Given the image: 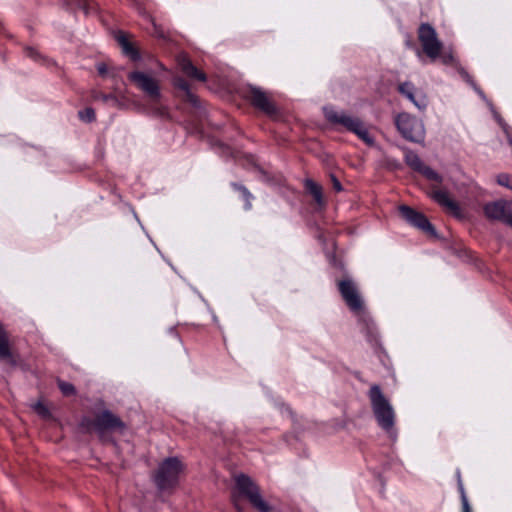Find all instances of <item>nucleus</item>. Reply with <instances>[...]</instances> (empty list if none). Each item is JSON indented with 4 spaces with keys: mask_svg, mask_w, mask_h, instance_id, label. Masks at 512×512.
Masks as SVG:
<instances>
[{
    "mask_svg": "<svg viewBox=\"0 0 512 512\" xmlns=\"http://www.w3.org/2000/svg\"><path fill=\"white\" fill-rule=\"evenodd\" d=\"M485 215L494 220L502 221L512 227V201H495L484 207Z\"/></svg>",
    "mask_w": 512,
    "mask_h": 512,
    "instance_id": "12",
    "label": "nucleus"
},
{
    "mask_svg": "<svg viewBox=\"0 0 512 512\" xmlns=\"http://www.w3.org/2000/svg\"><path fill=\"white\" fill-rule=\"evenodd\" d=\"M25 52L28 57L33 58V59L37 58L38 53L36 52V50L34 48L28 47L25 49Z\"/></svg>",
    "mask_w": 512,
    "mask_h": 512,
    "instance_id": "31",
    "label": "nucleus"
},
{
    "mask_svg": "<svg viewBox=\"0 0 512 512\" xmlns=\"http://www.w3.org/2000/svg\"><path fill=\"white\" fill-rule=\"evenodd\" d=\"M398 92L411 101L419 110H425L428 105L427 96L418 90L412 82L399 83Z\"/></svg>",
    "mask_w": 512,
    "mask_h": 512,
    "instance_id": "14",
    "label": "nucleus"
},
{
    "mask_svg": "<svg viewBox=\"0 0 512 512\" xmlns=\"http://www.w3.org/2000/svg\"><path fill=\"white\" fill-rule=\"evenodd\" d=\"M245 97L254 108L263 112L268 117L276 119L280 115L278 107L271 100L269 94L261 88L250 86Z\"/></svg>",
    "mask_w": 512,
    "mask_h": 512,
    "instance_id": "8",
    "label": "nucleus"
},
{
    "mask_svg": "<svg viewBox=\"0 0 512 512\" xmlns=\"http://www.w3.org/2000/svg\"><path fill=\"white\" fill-rule=\"evenodd\" d=\"M125 427L124 422L109 410L96 415V432L100 438H103L107 431H123Z\"/></svg>",
    "mask_w": 512,
    "mask_h": 512,
    "instance_id": "13",
    "label": "nucleus"
},
{
    "mask_svg": "<svg viewBox=\"0 0 512 512\" xmlns=\"http://www.w3.org/2000/svg\"><path fill=\"white\" fill-rule=\"evenodd\" d=\"M369 399L378 425L390 433L395 424V413L379 385L374 384L370 387Z\"/></svg>",
    "mask_w": 512,
    "mask_h": 512,
    "instance_id": "2",
    "label": "nucleus"
},
{
    "mask_svg": "<svg viewBox=\"0 0 512 512\" xmlns=\"http://www.w3.org/2000/svg\"><path fill=\"white\" fill-rule=\"evenodd\" d=\"M33 409L38 415H40L43 418H49L51 416L48 407L41 401L36 402L33 405Z\"/></svg>",
    "mask_w": 512,
    "mask_h": 512,
    "instance_id": "26",
    "label": "nucleus"
},
{
    "mask_svg": "<svg viewBox=\"0 0 512 512\" xmlns=\"http://www.w3.org/2000/svg\"><path fill=\"white\" fill-rule=\"evenodd\" d=\"M96 68L101 76H104L107 73V66L105 63H98Z\"/></svg>",
    "mask_w": 512,
    "mask_h": 512,
    "instance_id": "30",
    "label": "nucleus"
},
{
    "mask_svg": "<svg viewBox=\"0 0 512 512\" xmlns=\"http://www.w3.org/2000/svg\"><path fill=\"white\" fill-rule=\"evenodd\" d=\"M417 34L423 53L434 62L440 57L443 49V43L439 40L436 30L429 23H421Z\"/></svg>",
    "mask_w": 512,
    "mask_h": 512,
    "instance_id": "7",
    "label": "nucleus"
},
{
    "mask_svg": "<svg viewBox=\"0 0 512 512\" xmlns=\"http://www.w3.org/2000/svg\"><path fill=\"white\" fill-rule=\"evenodd\" d=\"M404 160L405 163L414 171L422 174L427 180L435 182L431 186L429 196L439 206H441L447 213L459 218L461 217V209L459 204L450 196L446 189L440 188L443 177L434 171L429 166L425 165L420 157L410 149H405Z\"/></svg>",
    "mask_w": 512,
    "mask_h": 512,
    "instance_id": "1",
    "label": "nucleus"
},
{
    "mask_svg": "<svg viewBox=\"0 0 512 512\" xmlns=\"http://www.w3.org/2000/svg\"><path fill=\"white\" fill-rule=\"evenodd\" d=\"M173 85L175 88L180 89L185 93L186 100L193 106L199 105L198 97L192 93L189 83L182 77H175L173 79Z\"/></svg>",
    "mask_w": 512,
    "mask_h": 512,
    "instance_id": "19",
    "label": "nucleus"
},
{
    "mask_svg": "<svg viewBox=\"0 0 512 512\" xmlns=\"http://www.w3.org/2000/svg\"><path fill=\"white\" fill-rule=\"evenodd\" d=\"M115 38L120 45L122 52L128 56L133 61L140 60V53L138 49L133 45L132 42L129 41L127 35L122 32L118 31L115 35Z\"/></svg>",
    "mask_w": 512,
    "mask_h": 512,
    "instance_id": "17",
    "label": "nucleus"
},
{
    "mask_svg": "<svg viewBox=\"0 0 512 512\" xmlns=\"http://www.w3.org/2000/svg\"><path fill=\"white\" fill-rule=\"evenodd\" d=\"M233 503H234V506L236 507V509L239 511V512H242V508L240 507V505L238 504V500L236 497L233 498Z\"/></svg>",
    "mask_w": 512,
    "mask_h": 512,
    "instance_id": "34",
    "label": "nucleus"
},
{
    "mask_svg": "<svg viewBox=\"0 0 512 512\" xmlns=\"http://www.w3.org/2000/svg\"><path fill=\"white\" fill-rule=\"evenodd\" d=\"M337 287L346 305L353 312H360L364 308L363 300L356 284L351 279L338 281Z\"/></svg>",
    "mask_w": 512,
    "mask_h": 512,
    "instance_id": "10",
    "label": "nucleus"
},
{
    "mask_svg": "<svg viewBox=\"0 0 512 512\" xmlns=\"http://www.w3.org/2000/svg\"><path fill=\"white\" fill-rule=\"evenodd\" d=\"M178 66L181 71L189 78L205 82L207 77L204 72L200 71L193 65L186 55H179L177 58Z\"/></svg>",
    "mask_w": 512,
    "mask_h": 512,
    "instance_id": "16",
    "label": "nucleus"
},
{
    "mask_svg": "<svg viewBox=\"0 0 512 512\" xmlns=\"http://www.w3.org/2000/svg\"><path fill=\"white\" fill-rule=\"evenodd\" d=\"M324 115L328 122L342 125L348 131L356 134L367 145L371 146L374 144L373 137L359 118L352 117L344 112H338L332 107H325Z\"/></svg>",
    "mask_w": 512,
    "mask_h": 512,
    "instance_id": "3",
    "label": "nucleus"
},
{
    "mask_svg": "<svg viewBox=\"0 0 512 512\" xmlns=\"http://www.w3.org/2000/svg\"><path fill=\"white\" fill-rule=\"evenodd\" d=\"M451 60H452V56H451V55H448V56H444V57H443V62H444L445 64L449 63Z\"/></svg>",
    "mask_w": 512,
    "mask_h": 512,
    "instance_id": "35",
    "label": "nucleus"
},
{
    "mask_svg": "<svg viewBox=\"0 0 512 512\" xmlns=\"http://www.w3.org/2000/svg\"><path fill=\"white\" fill-rule=\"evenodd\" d=\"M236 488L250 504L259 512H272V507L262 498L259 486L247 475L240 474L235 478Z\"/></svg>",
    "mask_w": 512,
    "mask_h": 512,
    "instance_id": "5",
    "label": "nucleus"
},
{
    "mask_svg": "<svg viewBox=\"0 0 512 512\" xmlns=\"http://www.w3.org/2000/svg\"><path fill=\"white\" fill-rule=\"evenodd\" d=\"M231 186L233 187L234 190L238 191L240 193L241 197L243 198V200L245 202L244 208L246 210L251 209V207H252L251 200L253 199V196L249 192V190L245 186H243L242 184H239V183H232Z\"/></svg>",
    "mask_w": 512,
    "mask_h": 512,
    "instance_id": "21",
    "label": "nucleus"
},
{
    "mask_svg": "<svg viewBox=\"0 0 512 512\" xmlns=\"http://www.w3.org/2000/svg\"><path fill=\"white\" fill-rule=\"evenodd\" d=\"M497 183L512 190V174L501 173L497 176Z\"/></svg>",
    "mask_w": 512,
    "mask_h": 512,
    "instance_id": "27",
    "label": "nucleus"
},
{
    "mask_svg": "<svg viewBox=\"0 0 512 512\" xmlns=\"http://www.w3.org/2000/svg\"><path fill=\"white\" fill-rule=\"evenodd\" d=\"M462 75H463L464 79H465L468 83H471V84H473V85H474V83H473V80H472L471 76H470L467 72L463 71V72H462Z\"/></svg>",
    "mask_w": 512,
    "mask_h": 512,
    "instance_id": "33",
    "label": "nucleus"
},
{
    "mask_svg": "<svg viewBox=\"0 0 512 512\" xmlns=\"http://www.w3.org/2000/svg\"><path fill=\"white\" fill-rule=\"evenodd\" d=\"M399 213L401 217L410 225L418 228L430 236H436V230L434 226L423 213L418 212L406 205H401L399 207Z\"/></svg>",
    "mask_w": 512,
    "mask_h": 512,
    "instance_id": "11",
    "label": "nucleus"
},
{
    "mask_svg": "<svg viewBox=\"0 0 512 512\" xmlns=\"http://www.w3.org/2000/svg\"><path fill=\"white\" fill-rule=\"evenodd\" d=\"M78 117L81 121L91 123L96 120V114L93 108L87 107L78 112Z\"/></svg>",
    "mask_w": 512,
    "mask_h": 512,
    "instance_id": "24",
    "label": "nucleus"
},
{
    "mask_svg": "<svg viewBox=\"0 0 512 512\" xmlns=\"http://www.w3.org/2000/svg\"><path fill=\"white\" fill-rule=\"evenodd\" d=\"M79 429L84 433L96 431V418L83 417L79 423Z\"/></svg>",
    "mask_w": 512,
    "mask_h": 512,
    "instance_id": "22",
    "label": "nucleus"
},
{
    "mask_svg": "<svg viewBox=\"0 0 512 512\" xmlns=\"http://www.w3.org/2000/svg\"><path fill=\"white\" fill-rule=\"evenodd\" d=\"M183 469L184 466L177 457L166 458L153 476L157 488L164 491L176 487Z\"/></svg>",
    "mask_w": 512,
    "mask_h": 512,
    "instance_id": "4",
    "label": "nucleus"
},
{
    "mask_svg": "<svg viewBox=\"0 0 512 512\" xmlns=\"http://www.w3.org/2000/svg\"><path fill=\"white\" fill-rule=\"evenodd\" d=\"M128 79L141 90L153 104H158L161 98V92L156 79L141 71L130 72Z\"/></svg>",
    "mask_w": 512,
    "mask_h": 512,
    "instance_id": "9",
    "label": "nucleus"
},
{
    "mask_svg": "<svg viewBox=\"0 0 512 512\" xmlns=\"http://www.w3.org/2000/svg\"><path fill=\"white\" fill-rule=\"evenodd\" d=\"M304 187L306 191L313 197L318 207L323 208L325 206V201L323 198V191L321 185H319L312 179H305Z\"/></svg>",
    "mask_w": 512,
    "mask_h": 512,
    "instance_id": "18",
    "label": "nucleus"
},
{
    "mask_svg": "<svg viewBox=\"0 0 512 512\" xmlns=\"http://www.w3.org/2000/svg\"><path fill=\"white\" fill-rule=\"evenodd\" d=\"M458 490L461 497V504H462V512H472V508L469 504L463 483L461 479L458 480Z\"/></svg>",
    "mask_w": 512,
    "mask_h": 512,
    "instance_id": "23",
    "label": "nucleus"
},
{
    "mask_svg": "<svg viewBox=\"0 0 512 512\" xmlns=\"http://www.w3.org/2000/svg\"><path fill=\"white\" fill-rule=\"evenodd\" d=\"M395 125L402 135L408 141L420 143L425 137V128L421 120L407 112L399 113L395 117Z\"/></svg>",
    "mask_w": 512,
    "mask_h": 512,
    "instance_id": "6",
    "label": "nucleus"
},
{
    "mask_svg": "<svg viewBox=\"0 0 512 512\" xmlns=\"http://www.w3.org/2000/svg\"><path fill=\"white\" fill-rule=\"evenodd\" d=\"M57 383H58V387H59L60 391L62 392V394L64 396H71L76 393V389L73 384L63 381V380H58Z\"/></svg>",
    "mask_w": 512,
    "mask_h": 512,
    "instance_id": "25",
    "label": "nucleus"
},
{
    "mask_svg": "<svg viewBox=\"0 0 512 512\" xmlns=\"http://www.w3.org/2000/svg\"><path fill=\"white\" fill-rule=\"evenodd\" d=\"M12 357L9 345V335L0 322V359L7 360Z\"/></svg>",
    "mask_w": 512,
    "mask_h": 512,
    "instance_id": "20",
    "label": "nucleus"
},
{
    "mask_svg": "<svg viewBox=\"0 0 512 512\" xmlns=\"http://www.w3.org/2000/svg\"><path fill=\"white\" fill-rule=\"evenodd\" d=\"M154 114L160 117H166L168 116V111H166L164 108L158 109L157 111H154Z\"/></svg>",
    "mask_w": 512,
    "mask_h": 512,
    "instance_id": "32",
    "label": "nucleus"
},
{
    "mask_svg": "<svg viewBox=\"0 0 512 512\" xmlns=\"http://www.w3.org/2000/svg\"><path fill=\"white\" fill-rule=\"evenodd\" d=\"M331 181H332V184H333V188L337 191V192H340L342 191V185L340 183V181L336 178V176L334 175H331Z\"/></svg>",
    "mask_w": 512,
    "mask_h": 512,
    "instance_id": "29",
    "label": "nucleus"
},
{
    "mask_svg": "<svg viewBox=\"0 0 512 512\" xmlns=\"http://www.w3.org/2000/svg\"><path fill=\"white\" fill-rule=\"evenodd\" d=\"M93 97H94V99L102 100L103 102H108L109 100L115 99V97L112 94H103V93L95 94Z\"/></svg>",
    "mask_w": 512,
    "mask_h": 512,
    "instance_id": "28",
    "label": "nucleus"
},
{
    "mask_svg": "<svg viewBox=\"0 0 512 512\" xmlns=\"http://www.w3.org/2000/svg\"><path fill=\"white\" fill-rule=\"evenodd\" d=\"M63 7L68 11L76 13L82 11L85 15L97 12V4L87 0H61Z\"/></svg>",
    "mask_w": 512,
    "mask_h": 512,
    "instance_id": "15",
    "label": "nucleus"
}]
</instances>
